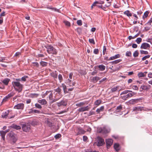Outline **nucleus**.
Wrapping results in <instances>:
<instances>
[{
    "mask_svg": "<svg viewBox=\"0 0 152 152\" xmlns=\"http://www.w3.org/2000/svg\"><path fill=\"white\" fill-rule=\"evenodd\" d=\"M57 103L58 107H60L62 106H65L67 104V101L66 100H62Z\"/></svg>",
    "mask_w": 152,
    "mask_h": 152,
    "instance_id": "9",
    "label": "nucleus"
},
{
    "mask_svg": "<svg viewBox=\"0 0 152 152\" xmlns=\"http://www.w3.org/2000/svg\"><path fill=\"white\" fill-rule=\"evenodd\" d=\"M45 48L47 49V51L49 54H52L56 55L57 54V51L53 47L50 45H46L45 46Z\"/></svg>",
    "mask_w": 152,
    "mask_h": 152,
    "instance_id": "4",
    "label": "nucleus"
},
{
    "mask_svg": "<svg viewBox=\"0 0 152 152\" xmlns=\"http://www.w3.org/2000/svg\"><path fill=\"white\" fill-rule=\"evenodd\" d=\"M31 126L28 124H22V128L23 131L27 132L29 131L30 129Z\"/></svg>",
    "mask_w": 152,
    "mask_h": 152,
    "instance_id": "5",
    "label": "nucleus"
},
{
    "mask_svg": "<svg viewBox=\"0 0 152 152\" xmlns=\"http://www.w3.org/2000/svg\"><path fill=\"white\" fill-rule=\"evenodd\" d=\"M94 54H97L99 53V50L98 49H95L94 50Z\"/></svg>",
    "mask_w": 152,
    "mask_h": 152,
    "instance_id": "60",
    "label": "nucleus"
},
{
    "mask_svg": "<svg viewBox=\"0 0 152 152\" xmlns=\"http://www.w3.org/2000/svg\"><path fill=\"white\" fill-rule=\"evenodd\" d=\"M111 3L112 1H109L108 2V3L109 4L108 5H106L104 6H103L102 5V7L101 9H103L104 10H105V9H106V7H108L111 5Z\"/></svg>",
    "mask_w": 152,
    "mask_h": 152,
    "instance_id": "31",
    "label": "nucleus"
},
{
    "mask_svg": "<svg viewBox=\"0 0 152 152\" xmlns=\"http://www.w3.org/2000/svg\"><path fill=\"white\" fill-rule=\"evenodd\" d=\"M12 84L15 89L18 92H20L22 90L23 85L20 83L18 81L12 82Z\"/></svg>",
    "mask_w": 152,
    "mask_h": 152,
    "instance_id": "3",
    "label": "nucleus"
},
{
    "mask_svg": "<svg viewBox=\"0 0 152 152\" xmlns=\"http://www.w3.org/2000/svg\"><path fill=\"white\" fill-rule=\"evenodd\" d=\"M97 139V146H102L105 144L104 140L102 138L100 137H98Z\"/></svg>",
    "mask_w": 152,
    "mask_h": 152,
    "instance_id": "6",
    "label": "nucleus"
},
{
    "mask_svg": "<svg viewBox=\"0 0 152 152\" xmlns=\"http://www.w3.org/2000/svg\"><path fill=\"white\" fill-rule=\"evenodd\" d=\"M14 95V94L12 93H10L8 94L6 96L9 99L10 97Z\"/></svg>",
    "mask_w": 152,
    "mask_h": 152,
    "instance_id": "56",
    "label": "nucleus"
},
{
    "mask_svg": "<svg viewBox=\"0 0 152 152\" xmlns=\"http://www.w3.org/2000/svg\"><path fill=\"white\" fill-rule=\"evenodd\" d=\"M141 110L142 108L140 107H134L133 109V111L136 112L140 111Z\"/></svg>",
    "mask_w": 152,
    "mask_h": 152,
    "instance_id": "21",
    "label": "nucleus"
},
{
    "mask_svg": "<svg viewBox=\"0 0 152 152\" xmlns=\"http://www.w3.org/2000/svg\"><path fill=\"white\" fill-rule=\"evenodd\" d=\"M139 53L137 50L135 51L133 53V56L134 57H137L138 56Z\"/></svg>",
    "mask_w": 152,
    "mask_h": 152,
    "instance_id": "49",
    "label": "nucleus"
},
{
    "mask_svg": "<svg viewBox=\"0 0 152 152\" xmlns=\"http://www.w3.org/2000/svg\"><path fill=\"white\" fill-rule=\"evenodd\" d=\"M110 131V129L108 126H104L103 127L98 128L97 132L99 133L106 134L109 133Z\"/></svg>",
    "mask_w": 152,
    "mask_h": 152,
    "instance_id": "2",
    "label": "nucleus"
},
{
    "mask_svg": "<svg viewBox=\"0 0 152 152\" xmlns=\"http://www.w3.org/2000/svg\"><path fill=\"white\" fill-rule=\"evenodd\" d=\"M39 94H30V96L31 97H37L38 96H39Z\"/></svg>",
    "mask_w": 152,
    "mask_h": 152,
    "instance_id": "45",
    "label": "nucleus"
},
{
    "mask_svg": "<svg viewBox=\"0 0 152 152\" xmlns=\"http://www.w3.org/2000/svg\"><path fill=\"white\" fill-rule=\"evenodd\" d=\"M90 107L88 106L86 107H81L79 109L78 111L79 112H83L85 111H88Z\"/></svg>",
    "mask_w": 152,
    "mask_h": 152,
    "instance_id": "13",
    "label": "nucleus"
},
{
    "mask_svg": "<svg viewBox=\"0 0 152 152\" xmlns=\"http://www.w3.org/2000/svg\"><path fill=\"white\" fill-rule=\"evenodd\" d=\"M126 56L131 57L132 56V53L130 51H127L126 53Z\"/></svg>",
    "mask_w": 152,
    "mask_h": 152,
    "instance_id": "38",
    "label": "nucleus"
},
{
    "mask_svg": "<svg viewBox=\"0 0 152 152\" xmlns=\"http://www.w3.org/2000/svg\"><path fill=\"white\" fill-rule=\"evenodd\" d=\"M149 12L148 11H146L144 13V15L143 16V18L144 19L145 18H146L148 15Z\"/></svg>",
    "mask_w": 152,
    "mask_h": 152,
    "instance_id": "40",
    "label": "nucleus"
},
{
    "mask_svg": "<svg viewBox=\"0 0 152 152\" xmlns=\"http://www.w3.org/2000/svg\"><path fill=\"white\" fill-rule=\"evenodd\" d=\"M10 113V110H8L7 111L4 113H2L1 116L3 118H6L7 117V116Z\"/></svg>",
    "mask_w": 152,
    "mask_h": 152,
    "instance_id": "17",
    "label": "nucleus"
},
{
    "mask_svg": "<svg viewBox=\"0 0 152 152\" xmlns=\"http://www.w3.org/2000/svg\"><path fill=\"white\" fill-rule=\"evenodd\" d=\"M97 1H95L93 3V4L91 6V9H92L93 8V7L94 6H97V4H98V3H97Z\"/></svg>",
    "mask_w": 152,
    "mask_h": 152,
    "instance_id": "41",
    "label": "nucleus"
},
{
    "mask_svg": "<svg viewBox=\"0 0 152 152\" xmlns=\"http://www.w3.org/2000/svg\"><path fill=\"white\" fill-rule=\"evenodd\" d=\"M24 105L23 103H21L15 105L14 108L17 109H21L23 110L24 108Z\"/></svg>",
    "mask_w": 152,
    "mask_h": 152,
    "instance_id": "10",
    "label": "nucleus"
},
{
    "mask_svg": "<svg viewBox=\"0 0 152 152\" xmlns=\"http://www.w3.org/2000/svg\"><path fill=\"white\" fill-rule=\"evenodd\" d=\"M28 77V76H24L23 77H22L21 78V80L22 81H25L26 80V78H27Z\"/></svg>",
    "mask_w": 152,
    "mask_h": 152,
    "instance_id": "55",
    "label": "nucleus"
},
{
    "mask_svg": "<svg viewBox=\"0 0 152 152\" xmlns=\"http://www.w3.org/2000/svg\"><path fill=\"white\" fill-rule=\"evenodd\" d=\"M12 127L17 130L20 129H21V127L15 124H13L12 126Z\"/></svg>",
    "mask_w": 152,
    "mask_h": 152,
    "instance_id": "27",
    "label": "nucleus"
},
{
    "mask_svg": "<svg viewBox=\"0 0 152 152\" xmlns=\"http://www.w3.org/2000/svg\"><path fill=\"white\" fill-rule=\"evenodd\" d=\"M35 107L38 109H41L42 108V106L38 103H36L35 104Z\"/></svg>",
    "mask_w": 152,
    "mask_h": 152,
    "instance_id": "46",
    "label": "nucleus"
},
{
    "mask_svg": "<svg viewBox=\"0 0 152 152\" xmlns=\"http://www.w3.org/2000/svg\"><path fill=\"white\" fill-rule=\"evenodd\" d=\"M95 113L94 111H93L92 110H91L89 112V116H90L93 115H95Z\"/></svg>",
    "mask_w": 152,
    "mask_h": 152,
    "instance_id": "58",
    "label": "nucleus"
},
{
    "mask_svg": "<svg viewBox=\"0 0 152 152\" xmlns=\"http://www.w3.org/2000/svg\"><path fill=\"white\" fill-rule=\"evenodd\" d=\"M10 81V80L8 78H6L4 79L2 81V82L5 85H8V83Z\"/></svg>",
    "mask_w": 152,
    "mask_h": 152,
    "instance_id": "33",
    "label": "nucleus"
},
{
    "mask_svg": "<svg viewBox=\"0 0 152 152\" xmlns=\"http://www.w3.org/2000/svg\"><path fill=\"white\" fill-rule=\"evenodd\" d=\"M121 61V59H119L117 60H115L114 61H113L110 63L113 64H117L119 63Z\"/></svg>",
    "mask_w": 152,
    "mask_h": 152,
    "instance_id": "34",
    "label": "nucleus"
},
{
    "mask_svg": "<svg viewBox=\"0 0 152 152\" xmlns=\"http://www.w3.org/2000/svg\"><path fill=\"white\" fill-rule=\"evenodd\" d=\"M124 14L129 17L132 16V14L129 10H126L124 12Z\"/></svg>",
    "mask_w": 152,
    "mask_h": 152,
    "instance_id": "24",
    "label": "nucleus"
},
{
    "mask_svg": "<svg viewBox=\"0 0 152 152\" xmlns=\"http://www.w3.org/2000/svg\"><path fill=\"white\" fill-rule=\"evenodd\" d=\"M51 76L53 77L54 79L57 78L58 74L56 71H55L51 73Z\"/></svg>",
    "mask_w": 152,
    "mask_h": 152,
    "instance_id": "20",
    "label": "nucleus"
},
{
    "mask_svg": "<svg viewBox=\"0 0 152 152\" xmlns=\"http://www.w3.org/2000/svg\"><path fill=\"white\" fill-rule=\"evenodd\" d=\"M118 87L116 86L115 87H114L111 89V91L112 92H113L116 91L118 90Z\"/></svg>",
    "mask_w": 152,
    "mask_h": 152,
    "instance_id": "37",
    "label": "nucleus"
},
{
    "mask_svg": "<svg viewBox=\"0 0 152 152\" xmlns=\"http://www.w3.org/2000/svg\"><path fill=\"white\" fill-rule=\"evenodd\" d=\"M89 41L90 43L93 44H94L95 43L94 40L93 39H89Z\"/></svg>",
    "mask_w": 152,
    "mask_h": 152,
    "instance_id": "57",
    "label": "nucleus"
},
{
    "mask_svg": "<svg viewBox=\"0 0 152 152\" xmlns=\"http://www.w3.org/2000/svg\"><path fill=\"white\" fill-rule=\"evenodd\" d=\"M104 109V107L103 106H101L100 108L97 109L96 110V112L98 113H99L101 111H102Z\"/></svg>",
    "mask_w": 152,
    "mask_h": 152,
    "instance_id": "29",
    "label": "nucleus"
},
{
    "mask_svg": "<svg viewBox=\"0 0 152 152\" xmlns=\"http://www.w3.org/2000/svg\"><path fill=\"white\" fill-rule=\"evenodd\" d=\"M38 102L42 105H45L47 103V101L45 99L38 100Z\"/></svg>",
    "mask_w": 152,
    "mask_h": 152,
    "instance_id": "16",
    "label": "nucleus"
},
{
    "mask_svg": "<svg viewBox=\"0 0 152 152\" xmlns=\"http://www.w3.org/2000/svg\"><path fill=\"white\" fill-rule=\"evenodd\" d=\"M40 65L43 67L46 66L48 64V63L42 61L40 63Z\"/></svg>",
    "mask_w": 152,
    "mask_h": 152,
    "instance_id": "32",
    "label": "nucleus"
},
{
    "mask_svg": "<svg viewBox=\"0 0 152 152\" xmlns=\"http://www.w3.org/2000/svg\"><path fill=\"white\" fill-rule=\"evenodd\" d=\"M50 93V91H47L45 93L42 95V97L43 98H44L46 95Z\"/></svg>",
    "mask_w": 152,
    "mask_h": 152,
    "instance_id": "39",
    "label": "nucleus"
},
{
    "mask_svg": "<svg viewBox=\"0 0 152 152\" xmlns=\"http://www.w3.org/2000/svg\"><path fill=\"white\" fill-rule=\"evenodd\" d=\"M122 106L121 105L117 106L116 108V110L118 112L121 111L122 110Z\"/></svg>",
    "mask_w": 152,
    "mask_h": 152,
    "instance_id": "48",
    "label": "nucleus"
},
{
    "mask_svg": "<svg viewBox=\"0 0 152 152\" xmlns=\"http://www.w3.org/2000/svg\"><path fill=\"white\" fill-rule=\"evenodd\" d=\"M48 97L49 100L50 101V103L51 104L58 101L61 98V97H58V94L57 93H55V92L53 93L50 91Z\"/></svg>",
    "mask_w": 152,
    "mask_h": 152,
    "instance_id": "1",
    "label": "nucleus"
},
{
    "mask_svg": "<svg viewBox=\"0 0 152 152\" xmlns=\"http://www.w3.org/2000/svg\"><path fill=\"white\" fill-rule=\"evenodd\" d=\"M98 67L99 68V70L102 71L104 70L105 68V66L103 64L99 65Z\"/></svg>",
    "mask_w": 152,
    "mask_h": 152,
    "instance_id": "23",
    "label": "nucleus"
},
{
    "mask_svg": "<svg viewBox=\"0 0 152 152\" xmlns=\"http://www.w3.org/2000/svg\"><path fill=\"white\" fill-rule=\"evenodd\" d=\"M54 91L57 92L56 93H57L58 94V97H59V95L61 94V89L58 87L57 88L54 89Z\"/></svg>",
    "mask_w": 152,
    "mask_h": 152,
    "instance_id": "18",
    "label": "nucleus"
},
{
    "mask_svg": "<svg viewBox=\"0 0 152 152\" xmlns=\"http://www.w3.org/2000/svg\"><path fill=\"white\" fill-rule=\"evenodd\" d=\"M76 131L77 132L76 134V135L84 134L86 132V131L80 127L77 128Z\"/></svg>",
    "mask_w": 152,
    "mask_h": 152,
    "instance_id": "8",
    "label": "nucleus"
},
{
    "mask_svg": "<svg viewBox=\"0 0 152 152\" xmlns=\"http://www.w3.org/2000/svg\"><path fill=\"white\" fill-rule=\"evenodd\" d=\"M77 23L78 25L79 26H80L82 24V22L81 20H77Z\"/></svg>",
    "mask_w": 152,
    "mask_h": 152,
    "instance_id": "52",
    "label": "nucleus"
},
{
    "mask_svg": "<svg viewBox=\"0 0 152 152\" xmlns=\"http://www.w3.org/2000/svg\"><path fill=\"white\" fill-rule=\"evenodd\" d=\"M106 142L107 148H109L113 144V140L111 139L106 140Z\"/></svg>",
    "mask_w": 152,
    "mask_h": 152,
    "instance_id": "11",
    "label": "nucleus"
},
{
    "mask_svg": "<svg viewBox=\"0 0 152 152\" xmlns=\"http://www.w3.org/2000/svg\"><path fill=\"white\" fill-rule=\"evenodd\" d=\"M134 95L132 93H129L127 94L123 95L121 96L120 98L124 100H126Z\"/></svg>",
    "mask_w": 152,
    "mask_h": 152,
    "instance_id": "7",
    "label": "nucleus"
},
{
    "mask_svg": "<svg viewBox=\"0 0 152 152\" xmlns=\"http://www.w3.org/2000/svg\"><path fill=\"white\" fill-rule=\"evenodd\" d=\"M150 57V56L149 55L145 56L143 57L142 58V60L143 61L145 60L146 59L149 58Z\"/></svg>",
    "mask_w": 152,
    "mask_h": 152,
    "instance_id": "54",
    "label": "nucleus"
},
{
    "mask_svg": "<svg viewBox=\"0 0 152 152\" xmlns=\"http://www.w3.org/2000/svg\"><path fill=\"white\" fill-rule=\"evenodd\" d=\"M140 52L142 54H147L148 53V52L147 51L143 50H140Z\"/></svg>",
    "mask_w": 152,
    "mask_h": 152,
    "instance_id": "50",
    "label": "nucleus"
},
{
    "mask_svg": "<svg viewBox=\"0 0 152 152\" xmlns=\"http://www.w3.org/2000/svg\"><path fill=\"white\" fill-rule=\"evenodd\" d=\"M151 86L150 85H148L147 86L142 85L141 86L140 88L142 89V90H148L151 88Z\"/></svg>",
    "mask_w": 152,
    "mask_h": 152,
    "instance_id": "14",
    "label": "nucleus"
},
{
    "mask_svg": "<svg viewBox=\"0 0 152 152\" xmlns=\"http://www.w3.org/2000/svg\"><path fill=\"white\" fill-rule=\"evenodd\" d=\"M137 101V99H132L129 101V104H134L136 103Z\"/></svg>",
    "mask_w": 152,
    "mask_h": 152,
    "instance_id": "28",
    "label": "nucleus"
},
{
    "mask_svg": "<svg viewBox=\"0 0 152 152\" xmlns=\"http://www.w3.org/2000/svg\"><path fill=\"white\" fill-rule=\"evenodd\" d=\"M49 9H51L52 10H53L55 12H59L60 10H59V9H57L56 8L53 7V8H49Z\"/></svg>",
    "mask_w": 152,
    "mask_h": 152,
    "instance_id": "53",
    "label": "nucleus"
},
{
    "mask_svg": "<svg viewBox=\"0 0 152 152\" xmlns=\"http://www.w3.org/2000/svg\"><path fill=\"white\" fill-rule=\"evenodd\" d=\"M68 109H67L65 110L62 111L58 113V114H62L64 113H66V112H67L68 111Z\"/></svg>",
    "mask_w": 152,
    "mask_h": 152,
    "instance_id": "61",
    "label": "nucleus"
},
{
    "mask_svg": "<svg viewBox=\"0 0 152 152\" xmlns=\"http://www.w3.org/2000/svg\"><path fill=\"white\" fill-rule=\"evenodd\" d=\"M138 76L139 77H145V75L144 74V73L140 72L138 73Z\"/></svg>",
    "mask_w": 152,
    "mask_h": 152,
    "instance_id": "36",
    "label": "nucleus"
},
{
    "mask_svg": "<svg viewBox=\"0 0 152 152\" xmlns=\"http://www.w3.org/2000/svg\"><path fill=\"white\" fill-rule=\"evenodd\" d=\"M152 22V17L150 19V20L148 21L146 23L147 24L149 25H151V23Z\"/></svg>",
    "mask_w": 152,
    "mask_h": 152,
    "instance_id": "63",
    "label": "nucleus"
},
{
    "mask_svg": "<svg viewBox=\"0 0 152 152\" xmlns=\"http://www.w3.org/2000/svg\"><path fill=\"white\" fill-rule=\"evenodd\" d=\"M8 135L11 137H12L14 136V134L13 132H11L8 134Z\"/></svg>",
    "mask_w": 152,
    "mask_h": 152,
    "instance_id": "62",
    "label": "nucleus"
},
{
    "mask_svg": "<svg viewBox=\"0 0 152 152\" xmlns=\"http://www.w3.org/2000/svg\"><path fill=\"white\" fill-rule=\"evenodd\" d=\"M64 22L66 26H70V23L69 21L65 20L64 21Z\"/></svg>",
    "mask_w": 152,
    "mask_h": 152,
    "instance_id": "42",
    "label": "nucleus"
},
{
    "mask_svg": "<svg viewBox=\"0 0 152 152\" xmlns=\"http://www.w3.org/2000/svg\"><path fill=\"white\" fill-rule=\"evenodd\" d=\"M106 51V47L105 46H104L103 47V54L104 55L105 53V52Z\"/></svg>",
    "mask_w": 152,
    "mask_h": 152,
    "instance_id": "59",
    "label": "nucleus"
},
{
    "mask_svg": "<svg viewBox=\"0 0 152 152\" xmlns=\"http://www.w3.org/2000/svg\"><path fill=\"white\" fill-rule=\"evenodd\" d=\"M114 148L115 151H118L120 149L119 144L117 143L114 144Z\"/></svg>",
    "mask_w": 152,
    "mask_h": 152,
    "instance_id": "15",
    "label": "nucleus"
},
{
    "mask_svg": "<svg viewBox=\"0 0 152 152\" xmlns=\"http://www.w3.org/2000/svg\"><path fill=\"white\" fill-rule=\"evenodd\" d=\"M88 139V137L86 136H83V141H86Z\"/></svg>",
    "mask_w": 152,
    "mask_h": 152,
    "instance_id": "64",
    "label": "nucleus"
},
{
    "mask_svg": "<svg viewBox=\"0 0 152 152\" xmlns=\"http://www.w3.org/2000/svg\"><path fill=\"white\" fill-rule=\"evenodd\" d=\"M58 78L60 82L61 83L63 80V77L61 74H59L58 75Z\"/></svg>",
    "mask_w": 152,
    "mask_h": 152,
    "instance_id": "43",
    "label": "nucleus"
},
{
    "mask_svg": "<svg viewBox=\"0 0 152 152\" xmlns=\"http://www.w3.org/2000/svg\"><path fill=\"white\" fill-rule=\"evenodd\" d=\"M101 100L100 99L97 100L96 101H95L94 104L98 106L101 104Z\"/></svg>",
    "mask_w": 152,
    "mask_h": 152,
    "instance_id": "30",
    "label": "nucleus"
},
{
    "mask_svg": "<svg viewBox=\"0 0 152 152\" xmlns=\"http://www.w3.org/2000/svg\"><path fill=\"white\" fill-rule=\"evenodd\" d=\"M85 104V103L81 102L76 104V105L79 107L83 106Z\"/></svg>",
    "mask_w": 152,
    "mask_h": 152,
    "instance_id": "44",
    "label": "nucleus"
},
{
    "mask_svg": "<svg viewBox=\"0 0 152 152\" xmlns=\"http://www.w3.org/2000/svg\"><path fill=\"white\" fill-rule=\"evenodd\" d=\"M120 56L119 54H117L115 56L110 57L108 60H113L120 57Z\"/></svg>",
    "mask_w": 152,
    "mask_h": 152,
    "instance_id": "19",
    "label": "nucleus"
},
{
    "mask_svg": "<svg viewBox=\"0 0 152 152\" xmlns=\"http://www.w3.org/2000/svg\"><path fill=\"white\" fill-rule=\"evenodd\" d=\"M150 45L146 43H143L142 44L140 48L141 49H147L148 48H150Z\"/></svg>",
    "mask_w": 152,
    "mask_h": 152,
    "instance_id": "12",
    "label": "nucleus"
},
{
    "mask_svg": "<svg viewBox=\"0 0 152 152\" xmlns=\"http://www.w3.org/2000/svg\"><path fill=\"white\" fill-rule=\"evenodd\" d=\"M140 33V32L139 33L137 34H136L134 36H133V37L131 36H130L128 37V38L129 39V40H131L132 39H134L135 38L138 37V35H139Z\"/></svg>",
    "mask_w": 152,
    "mask_h": 152,
    "instance_id": "26",
    "label": "nucleus"
},
{
    "mask_svg": "<svg viewBox=\"0 0 152 152\" xmlns=\"http://www.w3.org/2000/svg\"><path fill=\"white\" fill-rule=\"evenodd\" d=\"M100 79V78L99 77L96 76L94 77L92 79V81L93 82L95 83L97 81Z\"/></svg>",
    "mask_w": 152,
    "mask_h": 152,
    "instance_id": "25",
    "label": "nucleus"
},
{
    "mask_svg": "<svg viewBox=\"0 0 152 152\" xmlns=\"http://www.w3.org/2000/svg\"><path fill=\"white\" fill-rule=\"evenodd\" d=\"M0 134L2 139L4 140L5 139V136L6 134V132H5L4 131H0Z\"/></svg>",
    "mask_w": 152,
    "mask_h": 152,
    "instance_id": "22",
    "label": "nucleus"
},
{
    "mask_svg": "<svg viewBox=\"0 0 152 152\" xmlns=\"http://www.w3.org/2000/svg\"><path fill=\"white\" fill-rule=\"evenodd\" d=\"M132 92V91L130 90H125V91L122 92L121 93L120 95H122L123 94H125L126 95V94H127V93H128V92Z\"/></svg>",
    "mask_w": 152,
    "mask_h": 152,
    "instance_id": "35",
    "label": "nucleus"
},
{
    "mask_svg": "<svg viewBox=\"0 0 152 152\" xmlns=\"http://www.w3.org/2000/svg\"><path fill=\"white\" fill-rule=\"evenodd\" d=\"M61 137V134H58L55 135V137L56 139H57L60 138V137Z\"/></svg>",
    "mask_w": 152,
    "mask_h": 152,
    "instance_id": "51",
    "label": "nucleus"
},
{
    "mask_svg": "<svg viewBox=\"0 0 152 152\" xmlns=\"http://www.w3.org/2000/svg\"><path fill=\"white\" fill-rule=\"evenodd\" d=\"M142 40V39L141 38L139 37L137 39L136 42L137 44H139L140 42H141Z\"/></svg>",
    "mask_w": 152,
    "mask_h": 152,
    "instance_id": "47",
    "label": "nucleus"
}]
</instances>
